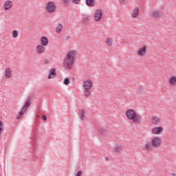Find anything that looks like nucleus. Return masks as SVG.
I'll use <instances>...</instances> for the list:
<instances>
[{
  "instance_id": "obj_1",
  "label": "nucleus",
  "mask_w": 176,
  "mask_h": 176,
  "mask_svg": "<svg viewBox=\"0 0 176 176\" xmlns=\"http://www.w3.org/2000/svg\"><path fill=\"white\" fill-rule=\"evenodd\" d=\"M75 58H76V52L70 51L63 60V68L71 69L74 67Z\"/></svg>"
},
{
  "instance_id": "obj_2",
  "label": "nucleus",
  "mask_w": 176,
  "mask_h": 176,
  "mask_svg": "<svg viewBox=\"0 0 176 176\" xmlns=\"http://www.w3.org/2000/svg\"><path fill=\"white\" fill-rule=\"evenodd\" d=\"M126 116L127 119L132 120L133 123L136 124L141 123V119H142V117L138 115L137 112L133 109H129L126 111Z\"/></svg>"
},
{
  "instance_id": "obj_3",
  "label": "nucleus",
  "mask_w": 176,
  "mask_h": 176,
  "mask_svg": "<svg viewBox=\"0 0 176 176\" xmlns=\"http://www.w3.org/2000/svg\"><path fill=\"white\" fill-rule=\"evenodd\" d=\"M46 10L48 13H54L56 10H57V7L56 6V3L53 1H50L46 5Z\"/></svg>"
},
{
  "instance_id": "obj_4",
  "label": "nucleus",
  "mask_w": 176,
  "mask_h": 176,
  "mask_svg": "<svg viewBox=\"0 0 176 176\" xmlns=\"http://www.w3.org/2000/svg\"><path fill=\"white\" fill-rule=\"evenodd\" d=\"M152 145L154 148H159L162 145V138L159 137H155L153 139Z\"/></svg>"
},
{
  "instance_id": "obj_5",
  "label": "nucleus",
  "mask_w": 176,
  "mask_h": 176,
  "mask_svg": "<svg viewBox=\"0 0 176 176\" xmlns=\"http://www.w3.org/2000/svg\"><path fill=\"white\" fill-rule=\"evenodd\" d=\"M94 17L95 21H100V20H101L102 18V10H101V9L96 10L95 11Z\"/></svg>"
},
{
  "instance_id": "obj_6",
  "label": "nucleus",
  "mask_w": 176,
  "mask_h": 176,
  "mask_svg": "<svg viewBox=\"0 0 176 176\" xmlns=\"http://www.w3.org/2000/svg\"><path fill=\"white\" fill-rule=\"evenodd\" d=\"M83 87L85 90H90L91 87H93V82H91V80H87L84 82Z\"/></svg>"
},
{
  "instance_id": "obj_7",
  "label": "nucleus",
  "mask_w": 176,
  "mask_h": 176,
  "mask_svg": "<svg viewBox=\"0 0 176 176\" xmlns=\"http://www.w3.org/2000/svg\"><path fill=\"white\" fill-rule=\"evenodd\" d=\"M151 16L152 17H154V19H159V17L162 16V12H160V10L155 9L152 10Z\"/></svg>"
},
{
  "instance_id": "obj_8",
  "label": "nucleus",
  "mask_w": 176,
  "mask_h": 176,
  "mask_svg": "<svg viewBox=\"0 0 176 176\" xmlns=\"http://www.w3.org/2000/svg\"><path fill=\"white\" fill-rule=\"evenodd\" d=\"M12 6H13V3H12V1L8 0L4 2L3 8L5 10H9Z\"/></svg>"
},
{
  "instance_id": "obj_9",
  "label": "nucleus",
  "mask_w": 176,
  "mask_h": 176,
  "mask_svg": "<svg viewBox=\"0 0 176 176\" xmlns=\"http://www.w3.org/2000/svg\"><path fill=\"white\" fill-rule=\"evenodd\" d=\"M146 45H144L142 48L138 50V54H139V56H145V54H146Z\"/></svg>"
},
{
  "instance_id": "obj_10",
  "label": "nucleus",
  "mask_w": 176,
  "mask_h": 176,
  "mask_svg": "<svg viewBox=\"0 0 176 176\" xmlns=\"http://www.w3.org/2000/svg\"><path fill=\"white\" fill-rule=\"evenodd\" d=\"M131 16L134 19H136V17H138V16H140V8L135 7L132 12Z\"/></svg>"
},
{
  "instance_id": "obj_11",
  "label": "nucleus",
  "mask_w": 176,
  "mask_h": 176,
  "mask_svg": "<svg viewBox=\"0 0 176 176\" xmlns=\"http://www.w3.org/2000/svg\"><path fill=\"white\" fill-rule=\"evenodd\" d=\"M163 127L159 126V127H155L152 129V133L153 134H160V133L163 132Z\"/></svg>"
},
{
  "instance_id": "obj_12",
  "label": "nucleus",
  "mask_w": 176,
  "mask_h": 176,
  "mask_svg": "<svg viewBox=\"0 0 176 176\" xmlns=\"http://www.w3.org/2000/svg\"><path fill=\"white\" fill-rule=\"evenodd\" d=\"M57 76V74H56V68H53L50 70L48 79H53L54 78H56Z\"/></svg>"
},
{
  "instance_id": "obj_13",
  "label": "nucleus",
  "mask_w": 176,
  "mask_h": 176,
  "mask_svg": "<svg viewBox=\"0 0 176 176\" xmlns=\"http://www.w3.org/2000/svg\"><path fill=\"white\" fill-rule=\"evenodd\" d=\"M12 69L10 67H8L6 69L5 76L6 79H10L12 78Z\"/></svg>"
},
{
  "instance_id": "obj_14",
  "label": "nucleus",
  "mask_w": 176,
  "mask_h": 176,
  "mask_svg": "<svg viewBox=\"0 0 176 176\" xmlns=\"http://www.w3.org/2000/svg\"><path fill=\"white\" fill-rule=\"evenodd\" d=\"M36 49L38 54H42V53L45 52V47L42 45H37Z\"/></svg>"
},
{
  "instance_id": "obj_15",
  "label": "nucleus",
  "mask_w": 176,
  "mask_h": 176,
  "mask_svg": "<svg viewBox=\"0 0 176 176\" xmlns=\"http://www.w3.org/2000/svg\"><path fill=\"white\" fill-rule=\"evenodd\" d=\"M41 45L42 46H47L49 45V39L46 36L41 37Z\"/></svg>"
},
{
  "instance_id": "obj_16",
  "label": "nucleus",
  "mask_w": 176,
  "mask_h": 176,
  "mask_svg": "<svg viewBox=\"0 0 176 176\" xmlns=\"http://www.w3.org/2000/svg\"><path fill=\"white\" fill-rule=\"evenodd\" d=\"M89 21H90V17L87 15H84L82 18V24L84 25H86V24H89Z\"/></svg>"
},
{
  "instance_id": "obj_17",
  "label": "nucleus",
  "mask_w": 176,
  "mask_h": 176,
  "mask_svg": "<svg viewBox=\"0 0 176 176\" xmlns=\"http://www.w3.org/2000/svg\"><path fill=\"white\" fill-rule=\"evenodd\" d=\"M86 5L87 6H89V8H93L94 5H96V1L95 0H86Z\"/></svg>"
},
{
  "instance_id": "obj_18",
  "label": "nucleus",
  "mask_w": 176,
  "mask_h": 176,
  "mask_svg": "<svg viewBox=\"0 0 176 176\" xmlns=\"http://www.w3.org/2000/svg\"><path fill=\"white\" fill-rule=\"evenodd\" d=\"M151 122L153 124H159V123H160V118H159V117L153 116L151 118Z\"/></svg>"
},
{
  "instance_id": "obj_19",
  "label": "nucleus",
  "mask_w": 176,
  "mask_h": 176,
  "mask_svg": "<svg viewBox=\"0 0 176 176\" xmlns=\"http://www.w3.org/2000/svg\"><path fill=\"white\" fill-rule=\"evenodd\" d=\"M25 111H27V109L25 107H23L17 116L18 120L23 117Z\"/></svg>"
},
{
  "instance_id": "obj_20",
  "label": "nucleus",
  "mask_w": 176,
  "mask_h": 176,
  "mask_svg": "<svg viewBox=\"0 0 176 176\" xmlns=\"http://www.w3.org/2000/svg\"><path fill=\"white\" fill-rule=\"evenodd\" d=\"M25 111H27V109L25 107H23L17 116L18 120L23 117Z\"/></svg>"
},
{
  "instance_id": "obj_21",
  "label": "nucleus",
  "mask_w": 176,
  "mask_h": 176,
  "mask_svg": "<svg viewBox=\"0 0 176 176\" xmlns=\"http://www.w3.org/2000/svg\"><path fill=\"white\" fill-rule=\"evenodd\" d=\"M63 30V25L60 23H58L56 28V32L57 34H59V32H61Z\"/></svg>"
},
{
  "instance_id": "obj_22",
  "label": "nucleus",
  "mask_w": 176,
  "mask_h": 176,
  "mask_svg": "<svg viewBox=\"0 0 176 176\" xmlns=\"http://www.w3.org/2000/svg\"><path fill=\"white\" fill-rule=\"evenodd\" d=\"M84 93L85 97H86V98H89V97H90V96L91 95V94L90 93V89H85Z\"/></svg>"
},
{
  "instance_id": "obj_23",
  "label": "nucleus",
  "mask_w": 176,
  "mask_h": 176,
  "mask_svg": "<svg viewBox=\"0 0 176 176\" xmlns=\"http://www.w3.org/2000/svg\"><path fill=\"white\" fill-rule=\"evenodd\" d=\"M30 100H31V98H28V100L25 102V103L23 106V107L26 108V109H27V108L30 107V105H31Z\"/></svg>"
},
{
  "instance_id": "obj_24",
  "label": "nucleus",
  "mask_w": 176,
  "mask_h": 176,
  "mask_svg": "<svg viewBox=\"0 0 176 176\" xmlns=\"http://www.w3.org/2000/svg\"><path fill=\"white\" fill-rule=\"evenodd\" d=\"M85 109H82V110H81L80 113V119L81 120H85Z\"/></svg>"
},
{
  "instance_id": "obj_25",
  "label": "nucleus",
  "mask_w": 176,
  "mask_h": 176,
  "mask_svg": "<svg viewBox=\"0 0 176 176\" xmlns=\"http://www.w3.org/2000/svg\"><path fill=\"white\" fill-rule=\"evenodd\" d=\"M169 83L170 85H176V76H172L170 79Z\"/></svg>"
},
{
  "instance_id": "obj_26",
  "label": "nucleus",
  "mask_w": 176,
  "mask_h": 176,
  "mask_svg": "<svg viewBox=\"0 0 176 176\" xmlns=\"http://www.w3.org/2000/svg\"><path fill=\"white\" fill-rule=\"evenodd\" d=\"M112 43H113V40H112V38H107V40L106 41V44L107 45V46H112Z\"/></svg>"
},
{
  "instance_id": "obj_27",
  "label": "nucleus",
  "mask_w": 176,
  "mask_h": 176,
  "mask_svg": "<svg viewBox=\"0 0 176 176\" xmlns=\"http://www.w3.org/2000/svg\"><path fill=\"white\" fill-rule=\"evenodd\" d=\"M12 36L13 38H17L19 36V32L17 30H13Z\"/></svg>"
},
{
  "instance_id": "obj_28",
  "label": "nucleus",
  "mask_w": 176,
  "mask_h": 176,
  "mask_svg": "<svg viewBox=\"0 0 176 176\" xmlns=\"http://www.w3.org/2000/svg\"><path fill=\"white\" fill-rule=\"evenodd\" d=\"M63 83H64V85H66V86H68V85H69V83H71V81L69 80V78H65Z\"/></svg>"
},
{
  "instance_id": "obj_29",
  "label": "nucleus",
  "mask_w": 176,
  "mask_h": 176,
  "mask_svg": "<svg viewBox=\"0 0 176 176\" xmlns=\"http://www.w3.org/2000/svg\"><path fill=\"white\" fill-rule=\"evenodd\" d=\"M100 133L103 135H107V129L105 128H101L100 129Z\"/></svg>"
},
{
  "instance_id": "obj_30",
  "label": "nucleus",
  "mask_w": 176,
  "mask_h": 176,
  "mask_svg": "<svg viewBox=\"0 0 176 176\" xmlns=\"http://www.w3.org/2000/svg\"><path fill=\"white\" fill-rule=\"evenodd\" d=\"M152 146V144H146L145 145V149H146V151H151V148Z\"/></svg>"
},
{
  "instance_id": "obj_31",
  "label": "nucleus",
  "mask_w": 176,
  "mask_h": 176,
  "mask_svg": "<svg viewBox=\"0 0 176 176\" xmlns=\"http://www.w3.org/2000/svg\"><path fill=\"white\" fill-rule=\"evenodd\" d=\"M114 151H115V152H120V151H122V147H120L119 146H116L114 148Z\"/></svg>"
},
{
  "instance_id": "obj_32",
  "label": "nucleus",
  "mask_w": 176,
  "mask_h": 176,
  "mask_svg": "<svg viewBox=\"0 0 176 176\" xmlns=\"http://www.w3.org/2000/svg\"><path fill=\"white\" fill-rule=\"evenodd\" d=\"M64 5H69L71 2V0H63Z\"/></svg>"
},
{
  "instance_id": "obj_33",
  "label": "nucleus",
  "mask_w": 176,
  "mask_h": 176,
  "mask_svg": "<svg viewBox=\"0 0 176 176\" xmlns=\"http://www.w3.org/2000/svg\"><path fill=\"white\" fill-rule=\"evenodd\" d=\"M72 2L73 3H75L76 5H78V3H79V2H80V0H72Z\"/></svg>"
},
{
  "instance_id": "obj_34",
  "label": "nucleus",
  "mask_w": 176,
  "mask_h": 176,
  "mask_svg": "<svg viewBox=\"0 0 176 176\" xmlns=\"http://www.w3.org/2000/svg\"><path fill=\"white\" fill-rule=\"evenodd\" d=\"M41 119H42L43 120L46 121V120H47V117H46V116L44 115V116H42Z\"/></svg>"
},
{
  "instance_id": "obj_35",
  "label": "nucleus",
  "mask_w": 176,
  "mask_h": 176,
  "mask_svg": "<svg viewBox=\"0 0 176 176\" xmlns=\"http://www.w3.org/2000/svg\"><path fill=\"white\" fill-rule=\"evenodd\" d=\"M1 131H2V121L0 120V134L1 133Z\"/></svg>"
},
{
  "instance_id": "obj_36",
  "label": "nucleus",
  "mask_w": 176,
  "mask_h": 176,
  "mask_svg": "<svg viewBox=\"0 0 176 176\" xmlns=\"http://www.w3.org/2000/svg\"><path fill=\"white\" fill-rule=\"evenodd\" d=\"M82 175V170H79L76 176H81Z\"/></svg>"
},
{
  "instance_id": "obj_37",
  "label": "nucleus",
  "mask_w": 176,
  "mask_h": 176,
  "mask_svg": "<svg viewBox=\"0 0 176 176\" xmlns=\"http://www.w3.org/2000/svg\"><path fill=\"white\" fill-rule=\"evenodd\" d=\"M104 160H106V162H108V160H109V158L108 157H105Z\"/></svg>"
},
{
  "instance_id": "obj_38",
  "label": "nucleus",
  "mask_w": 176,
  "mask_h": 176,
  "mask_svg": "<svg viewBox=\"0 0 176 176\" xmlns=\"http://www.w3.org/2000/svg\"><path fill=\"white\" fill-rule=\"evenodd\" d=\"M68 39H69V36H67L66 37V41H68Z\"/></svg>"
},
{
  "instance_id": "obj_39",
  "label": "nucleus",
  "mask_w": 176,
  "mask_h": 176,
  "mask_svg": "<svg viewBox=\"0 0 176 176\" xmlns=\"http://www.w3.org/2000/svg\"><path fill=\"white\" fill-rule=\"evenodd\" d=\"M173 175L175 176V173H173Z\"/></svg>"
}]
</instances>
